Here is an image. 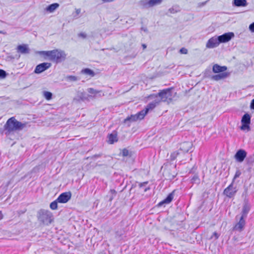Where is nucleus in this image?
<instances>
[{"mask_svg": "<svg viewBox=\"0 0 254 254\" xmlns=\"http://www.w3.org/2000/svg\"><path fill=\"white\" fill-rule=\"evenodd\" d=\"M37 53L44 57H48L50 60L57 63L64 61L66 56L64 52L58 49L48 51H39Z\"/></svg>", "mask_w": 254, "mask_h": 254, "instance_id": "f257e3e1", "label": "nucleus"}, {"mask_svg": "<svg viewBox=\"0 0 254 254\" xmlns=\"http://www.w3.org/2000/svg\"><path fill=\"white\" fill-rule=\"evenodd\" d=\"M157 105H156V104L152 101L147 105L145 110L141 111L136 114L132 115L130 117H128L126 119H125L124 122L126 123L127 121L132 122L136 121L138 120H142L144 118L145 116L147 114L149 110L153 109Z\"/></svg>", "mask_w": 254, "mask_h": 254, "instance_id": "f03ea898", "label": "nucleus"}, {"mask_svg": "<svg viewBox=\"0 0 254 254\" xmlns=\"http://www.w3.org/2000/svg\"><path fill=\"white\" fill-rule=\"evenodd\" d=\"M26 126V124L22 123L17 121L14 117H12L7 121L4 127L6 130L10 132L17 130H21Z\"/></svg>", "mask_w": 254, "mask_h": 254, "instance_id": "7ed1b4c3", "label": "nucleus"}, {"mask_svg": "<svg viewBox=\"0 0 254 254\" xmlns=\"http://www.w3.org/2000/svg\"><path fill=\"white\" fill-rule=\"evenodd\" d=\"M227 69L226 66H220L218 64H215L212 67V71L214 73L218 74L212 76L211 79L215 81H219L225 79L229 76V73L224 72Z\"/></svg>", "mask_w": 254, "mask_h": 254, "instance_id": "20e7f679", "label": "nucleus"}, {"mask_svg": "<svg viewBox=\"0 0 254 254\" xmlns=\"http://www.w3.org/2000/svg\"><path fill=\"white\" fill-rule=\"evenodd\" d=\"M38 218L43 224L48 225L53 221V215L49 210L41 209L38 213Z\"/></svg>", "mask_w": 254, "mask_h": 254, "instance_id": "39448f33", "label": "nucleus"}, {"mask_svg": "<svg viewBox=\"0 0 254 254\" xmlns=\"http://www.w3.org/2000/svg\"><path fill=\"white\" fill-rule=\"evenodd\" d=\"M237 191L236 187H234L233 183H232L228 187L224 190L223 193L229 198L233 197Z\"/></svg>", "mask_w": 254, "mask_h": 254, "instance_id": "423d86ee", "label": "nucleus"}, {"mask_svg": "<svg viewBox=\"0 0 254 254\" xmlns=\"http://www.w3.org/2000/svg\"><path fill=\"white\" fill-rule=\"evenodd\" d=\"M159 97L162 99L163 102L171 101L172 99V94L171 89H167L161 90L159 92Z\"/></svg>", "mask_w": 254, "mask_h": 254, "instance_id": "0eeeda50", "label": "nucleus"}, {"mask_svg": "<svg viewBox=\"0 0 254 254\" xmlns=\"http://www.w3.org/2000/svg\"><path fill=\"white\" fill-rule=\"evenodd\" d=\"M220 44L217 36H214L210 38L206 44V47L208 49H212L217 47Z\"/></svg>", "mask_w": 254, "mask_h": 254, "instance_id": "6e6552de", "label": "nucleus"}, {"mask_svg": "<svg viewBox=\"0 0 254 254\" xmlns=\"http://www.w3.org/2000/svg\"><path fill=\"white\" fill-rule=\"evenodd\" d=\"M51 66V64L49 63H43L36 66L34 72L39 74L47 70Z\"/></svg>", "mask_w": 254, "mask_h": 254, "instance_id": "1a4fd4ad", "label": "nucleus"}, {"mask_svg": "<svg viewBox=\"0 0 254 254\" xmlns=\"http://www.w3.org/2000/svg\"><path fill=\"white\" fill-rule=\"evenodd\" d=\"M234 36L235 35L233 32H228L217 37L220 43H221L229 42Z\"/></svg>", "mask_w": 254, "mask_h": 254, "instance_id": "9d476101", "label": "nucleus"}, {"mask_svg": "<svg viewBox=\"0 0 254 254\" xmlns=\"http://www.w3.org/2000/svg\"><path fill=\"white\" fill-rule=\"evenodd\" d=\"M71 194L70 192H65L62 193L57 199V201L60 203H66L71 198Z\"/></svg>", "mask_w": 254, "mask_h": 254, "instance_id": "9b49d317", "label": "nucleus"}, {"mask_svg": "<svg viewBox=\"0 0 254 254\" xmlns=\"http://www.w3.org/2000/svg\"><path fill=\"white\" fill-rule=\"evenodd\" d=\"M246 156V151L243 149H240L235 154V158L238 162H242Z\"/></svg>", "mask_w": 254, "mask_h": 254, "instance_id": "f8f14e48", "label": "nucleus"}, {"mask_svg": "<svg viewBox=\"0 0 254 254\" xmlns=\"http://www.w3.org/2000/svg\"><path fill=\"white\" fill-rule=\"evenodd\" d=\"M245 224L246 222L244 218H243V216H241L239 221L234 227V230L241 232L244 229Z\"/></svg>", "mask_w": 254, "mask_h": 254, "instance_id": "ddd939ff", "label": "nucleus"}, {"mask_svg": "<svg viewBox=\"0 0 254 254\" xmlns=\"http://www.w3.org/2000/svg\"><path fill=\"white\" fill-rule=\"evenodd\" d=\"M192 146L191 142H184L180 144V149L185 152H188Z\"/></svg>", "mask_w": 254, "mask_h": 254, "instance_id": "4468645a", "label": "nucleus"}, {"mask_svg": "<svg viewBox=\"0 0 254 254\" xmlns=\"http://www.w3.org/2000/svg\"><path fill=\"white\" fill-rule=\"evenodd\" d=\"M17 50L18 52L21 54H28L30 50L28 46L26 44L20 45L17 46Z\"/></svg>", "mask_w": 254, "mask_h": 254, "instance_id": "2eb2a0df", "label": "nucleus"}, {"mask_svg": "<svg viewBox=\"0 0 254 254\" xmlns=\"http://www.w3.org/2000/svg\"><path fill=\"white\" fill-rule=\"evenodd\" d=\"M250 209V206L248 204L247 202H245L242 209V216L243 218L246 217L247 214Z\"/></svg>", "mask_w": 254, "mask_h": 254, "instance_id": "dca6fc26", "label": "nucleus"}, {"mask_svg": "<svg viewBox=\"0 0 254 254\" xmlns=\"http://www.w3.org/2000/svg\"><path fill=\"white\" fill-rule=\"evenodd\" d=\"M233 4L237 7L246 6L248 3L246 0H233Z\"/></svg>", "mask_w": 254, "mask_h": 254, "instance_id": "f3484780", "label": "nucleus"}, {"mask_svg": "<svg viewBox=\"0 0 254 254\" xmlns=\"http://www.w3.org/2000/svg\"><path fill=\"white\" fill-rule=\"evenodd\" d=\"M87 99V97L85 93L83 92H78L77 96L74 98V101H79L80 100L84 101Z\"/></svg>", "mask_w": 254, "mask_h": 254, "instance_id": "a211bd4d", "label": "nucleus"}, {"mask_svg": "<svg viewBox=\"0 0 254 254\" xmlns=\"http://www.w3.org/2000/svg\"><path fill=\"white\" fill-rule=\"evenodd\" d=\"M148 98L151 99H154L153 102H154L157 106L161 102H163L162 99L159 97V93L157 95H150Z\"/></svg>", "mask_w": 254, "mask_h": 254, "instance_id": "6ab92c4d", "label": "nucleus"}, {"mask_svg": "<svg viewBox=\"0 0 254 254\" xmlns=\"http://www.w3.org/2000/svg\"><path fill=\"white\" fill-rule=\"evenodd\" d=\"M173 198V193L172 192V193H170L164 200H163V201L160 202L158 205L159 206H161L163 204H164V203L168 204L171 202Z\"/></svg>", "mask_w": 254, "mask_h": 254, "instance_id": "aec40b11", "label": "nucleus"}, {"mask_svg": "<svg viewBox=\"0 0 254 254\" xmlns=\"http://www.w3.org/2000/svg\"><path fill=\"white\" fill-rule=\"evenodd\" d=\"M242 124H250L251 122V116L248 114H245L242 117Z\"/></svg>", "mask_w": 254, "mask_h": 254, "instance_id": "412c9836", "label": "nucleus"}, {"mask_svg": "<svg viewBox=\"0 0 254 254\" xmlns=\"http://www.w3.org/2000/svg\"><path fill=\"white\" fill-rule=\"evenodd\" d=\"M59 6V4L57 3H53L49 5L46 9L47 11L52 12L54 10H55Z\"/></svg>", "mask_w": 254, "mask_h": 254, "instance_id": "4be33fe9", "label": "nucleus"}, {"mask_svg": "<svg viewBox=\"0 0 254 254\" xmlns=\"http://www.w3.org/2000/svg\"><path fill=\"white\" fill-rule=\"evenodd\" d=\"M108 138H109L108 142L110 144H113L115 142L117 141V140H118L117 136L116 134H113V133L110 134L109 135Z\"/></svg>", "mask_w": 254, "mask_h": 254, "instance_id": "5701e85b", "label": "nucleus"}, {"mask_svg": "<svg viewBox=\"0 0 254 254\" xmlns=\"http://www.w3.org/2000/svg\"><path fill=\"white\" fill-rule=\"evenodd\" d=\"M162 1V0H149L147 4L151 7L153 6L156 4H158L161 3Z\"/></svg>", "mask_w": 254, "mask_h": 254, "instance_id": "b1692460", "label": "nucleus"}, {"mask_svg": "<svg viewBox=\"0 0 254 254\" xmlns=\"http://www.w3.org/2000/svg\"><path fill=\"white\" fill-rule=\"evenodd\" d=\"M82 72L83 73L89 75L91 76H93L94 75V73L93 70L89 69V68H85L82 70Z\"/></svg>", "mask_w": 254, "mask_h": 254, "instance_id": "393cba45", "label": "nucleus"}, {"mask_svg": "<svg viewBox=\"0 0 254 254\" xmlns=\"http://www.w3.org/2000/svg\"><path fill=\"white\" fill-rule=\"evenodd\" d=\"M43 95L44 97L48 100H49L52 99V94L50 92L44 91L43 92Z\"/></svg>", "mask_w": 254, "mask_h": 254, "instance_id": "a878e982", "label": "nucleus"}, {"mask_svg": "<svg viewBox=\"0 0 254 254\" xmlns=\"http://www.w3.org/2000/svg\"><path fill=\"white\" fill-rule=\"evenodd\" d=\"M87 91L89 93L94 95V96H93L94 97L96 96V95H97V94H98L100 92V91L95 90L92 88H88L87 89Z\"/></svg>", "mask_w": 254, "mask_h": 254, "instance_id": "bb28decb", "label": "nucleus"}, {"mask_svg": "<svg viewBox=\"0 0 254 254\" xmlns=\"http://www.w3.org/2000/svg\"><path fill=\"white\" fill-rule=\"evenodd\" d=\"M58 201H57V199L55 201L52 202L50 204V208L53 210L57 209L58 208Z\"/></svg>", "mask_w": 254, "mask_h": 254, "instance_id": "cd10ccee", "label": "nucleus"}, {"mask_svg": "<svg viewBox=\"0 0 254 254\" xmlns=\"http://www.w3.org/2000/svg\"><path fill=\"white\" fill-rule=\"evenodd\" d=\"M250 124H242V126L241 127L242 130H247L248 131L250 130Z\"/></svg>", "mask_w": 254, "mask_h": 254, "instance_id": "c85d7f7f", "label": "nucleus"}, {"mask_svg": "<svg viewBox=\"0 0 254 254\" xmlns=\"http://www.w3.org/2000/svg\"><path fill=\"white\" fill-rule=\"evenodd\" d=\"M179 154V153L178 151H174V152L172 153L171 154V159L172 160H175L177 158Z\"/></svg>", "mask_w": 254, "mask_h": 254, "instance_id": "c756f323", "label": "nucleus"}, {"mask_svg": "<svg viewBox=\"0 0 254 254\" xmlns=\"http://www.w3.org/2000/svg\"><path fill=\"white\" fill-rule=\"evenodd\" d=\"M241 172H240V170H237V171H236V173H235V176H234V178H233V182H232V183H234V180H235L236 178H238V177H240V176L241 175Z\"/></svg>", "mask_w": 254, "mask_h": 254, "instance_id": "7c9ffc66", "label": "nucleus"}, {"mask_svg": "<svg viewBox=\"0 0 254 254\" xmlns=\"http://www.w3.org/2000/svg\"><path fill=\"white\" fill-rule=\"evenodd\" d=\"M66 78L70 80V81H76L77 78L76 76H72V75H70V76H68Z\"/></svg>", "mask_w": 254, "mask_h": 254, "instance_id": "2f4dec72", "label": "nucleus"}, {"mask_svg": "<svg viewBox=\"0 0 254 254\" xmlns=\"http://www.w3.org/2000/svg\"><path fill=\"white\" fill-rule=\"evenodd\" d=\"M6 76V72L2 69H0V77L4 78Z\"/></svg>", "mask_w": 254, "mask_h": 254, "instance_id": "473e14b6", "label": "nucleus"}, {"mask_svg": "<svg viewBox=\"0 0 254 254\" xmlns=\"http://www.w3.org/2000/svg\"><path fill=\"white\" fill-rule=\"evenodd\" d=\"M213 237L215 238V240H217L219 237V234H218L217 232H215L213 233L212 236L210 237V239H213Z\"/></svg>", "mask_w": 254, "mask_h": 254, "instance_id": "72a5a7b5", "label": "nucleus"}, {"mask_svg": "<svg viewBox=\"0 0 254 254\" xmlns=\"http://www.w3.org/2000/svg\"><path fill=\"white\" fill-rule=\"evenodd\" d=\"M128 155V151L127 149H124L122 150V155L123 156H127Z\"/></svg>", "mask_w": 254, "mask_h": 254, "instance_id": "f704fd0d", "label": "nucleus"}, {"mask_svg": "<svg viewBox=\"0 0 254 254\" xmlns=\"http://www.w3.org/2000/svg\"><path fill=\"white\" fill-rule=\"evenodd\" d=\"M180 52L182 54H187L188 53V50L185 48H182L180 49Z\"/></svg>", "mask_w": 254, "mask_h": 254, "instance_id": "c9c22d12", "label": "nucleus"}, {"mask_svg": "<svg viewBox=\"0 0 254 254\" xmlns=\"http://www.w3.org/2000/svg\"><path fill=\"white\" fill-rule=\"evenodd\" d=\"M249 29L252 32H254V22L249 25Z\"/></svg>", "mask_w": 254, "mask_h": 254, "instance_id": "e433bc0d", "label": "nucleus"}, {"mask_svg": "<svg viewBox=\"0 0 254 254\" xmlns=\"http://www.w3.org/2000/svg\"><path fill=\"white\" fill-rule=\"evenodd\" d=\"M78 37H81L83 39L85 38L86 37V34L84 33H80L78 35Z\"/></svg>", "mask_w": 254, "mask_h": 254, "instance_id": "4c0bfd02", "label": "nucleus"}, {"mask_svg": "<svg viewBox=\"0 0 254 254\" xmlns=\"http://www.w3.org/2000/svg\"><path fill=\"white\" fill-rule=\"evenodd\" d=\"M148 184V182H144L143 183H140L139 186L140 187H142L143 186H145V185H146L147 184Z\"/></svg>", "mask_w": 254, "mask_h": 254, "instance_id": "58836bf2", "label": "nucleus"}, {"mask_svg": "<svg viewBox=\"0 0 254 254\" xmlns=\"http://www.w3.org/2000/svg\"><path fill=\"white\" fill-rule=\"evenodd\" d=\"M251 109L254 110V99L251 102Z\"/></svg>", "mask_w": 254, "mask_h": 254, "instance_id": "ea45409f", "label": "nucleus"}, {"mask_svg": "<svg viewBox=\"0 0 254 254\" xmlns=\"http://www.w3.org/2000/svg\"><path fill=\"white\" fill-rule=\"evenodd\" d=\"M104 2H109L113 1L114 0H102Z\"/></svg>", "mask_w": 254, "mask_h": 254, "instance_id": "a19ab883", "label": "nucleus"}, {"mask_svg": "<svg viewBox=\"0 0 254 254\" xmlns=\"http://www.w3.org/2000/svg\"><path fill=\"white\" fill-rule=\"evenodd\" d=\"M142 46L143 49H145L146 48V45L144 44H142Z\"/></svg>", "mask_w": 254, "mask_h": 254, "instance_id": "79ce46f5", "label": "nucleus"}, {"mask_svg": "<svg viewBox=\"0 0 254 254\" xmlns=\"http://www.w3.org/2000/svg\"><path fill=\"white\" fill-rule=\"evenodd\" d=\"M2 218V214L1 211H0V220Z\"/></svg>", "mask_w": 254, "mask_h": 254, "instance_id": "37998d69", "label": "nucleus"}, {"mask_svg": "<svg viewBox=\"0 0 254 254\" xmlns=\"http://www.w3.org/2000/svg\"><path fill=\"white\" fill-rule=\"evenodd\" d=\"M149 188H146V189H145V190H145V191H147V190H149Z\"/></svg>", "mask_w": 254, "mask_h": 254, "instance_id": "c03bdc74", "label": "nucleus"}, {"mask_svg": "<svg viewBox=\"0 0 254 254\" xmlns=\"http://www.w3.org/2000/svg\"><path fill=\"white\" fill-rule=\"evenodd\" d=\"M0 33L4 34V32H3L2 31H0Z\"/></svg>", "mask_w": 254, "mask_h": 254, "instance_id": "a18cd8bd", "label": "nucleus"}, {"mask_svg": "<svg viewBox=\"0 0 254 254\" xmlns=\"http://www.w3.org/2000/svg\"><path fill=\"white\" fill-rule=\"evenodd\" d=\"M111 192H115V191L114 190H111Z\"/></svg>", "mask_w": 254, "mask_h": 254, "instance_id": "49530a36", "label": "nucleus"}]
</instances>
